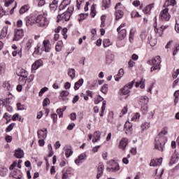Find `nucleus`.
Here are the masks:
<instances>
[{"instance_id": "680f3d73", "label": "nucleus", "mask_w": 179, "mask_h": 179, "mask_svg": "<svg viewBox=\"0 0 179 179\" xmlns=\"http://www.w3.org/2000/svg\"><path fill=\"white\" fill-rule=\"evenodd\" d=\"M131 17H139V16H141L138 12H134V11L131 13Z\"/></svg>"}, {"instance_id": "cd10ccee", "label": "nucleus", "mask_w": 179, "mask_h": 179, "mask_svg": "<svg viewBox=\"0 0 179 179\" xmlns=\"http://www.w3.org/2000/svg\"><path fill=\"white\" fill-rule=\"evenodd\" d=\"M141 128L142 131L149 129V128H150V122H145L143 123L141 126Z\"/></svg>"}, {"instance_id": "09e8293b", "label": "nucleus", "mask_w": 179, "mask_h": 179, "mask_svg": "<svg viewBox=\"0 0 179 179\" xmlns=\"http://www.w3.org/2000/svg\"><path fill=\"white\" fill-rule=\"evenodd\" d=\"M47 90H48V88L47 87L42 88L38 93V96H43V94L45 93V92H47Z\"/></svg>"}, {"instance_id": "58836bf2", "label": "nucleus", "mask_w": 179, "mask_h": 179, "mask_svg": "<svg viewBox=\"0 0 179 179\" xmlns=\"http://www.w3.org/2000/svg\"><path fill=\"white\" fill-rule=\"evenodd\" d=\"M92 17H94L96 16V5L93 4L91 7V13Z\"/></svg>"}, {"instance_id": "8fccbe9b", "label": "nucleus", "mask_w": 179, "mask_h": 179, "mask_svg": "<svg viewBox=\"0 0 179 179\" xmlns=\"http://www.w3.org/2000/svg\"><path fill=\"white\" fill-rule=\"evenodd\" d=\"M15 2V0H5V4L4 6L8 7L9 5H12Z\"/></svg>"}, {"instance_id": "c9c22d12", "label": "nucleus", "mask_w": 179, "mask_h": 179, "mask_svg": "<svg viewBox=\"0 0 179 179\" xmlns=\"http://www.w3.org/2000/svg\"><path fill=\"white\" fill-rule=\"evenodd\" d=\"M148 41L151 47H155L156 44H157V40L156 38H151L150 39H149L148 38Z\"/></svg>"}, {"instance_id": "79ce46f5", "label": "nucleus", "mask_w": 179, "mask_h": 179, "mask_svg": "<svg viewBox=\"0 0 179 179\" xmlns=\"http://www.w3.org/2000/svg\"><path fill=\"white\" fill-rule=\"evenodd\" d=\"M110 3H111V0H103V6L105 9H107L110 6Z\"/></svg>"}, {"instance_id": "a19ab883", "label": "nucleus", "mask_w": 179, "mask_h": 179, "mask_svg": "<svg viewBox=\"0 0 179 179\" xmlns=\"http://www.w3.org/2000/svg\"><path fill=\"white\" fill-rule=\"evenodd\" d=\"M103 45L105 48H106V47H110V45H111V42L110 41V39L103 40Z\"/></svg>"}, {"instance_id": "f3484780", "label": "nucleus", "mask_w": 179, "mask_h": 179, "mask_svg": "<svg viewBox=\"0 0 179 179\" xmlns=\"http://www.w3.org/2000/svg\"><path fill=\"white\" fill-rule=\"evenodd\" d=\"M149 103V97L146 96H143L139 98V104L141 106V104L144 106H148V103Z\"/></svg>"}, {"instance_id": "864d4df0", "label": "nucleus", "mask_w": 179, "mask_h": 179, "mask_svg": "<svg viewBox=\"0 0 179 179\" xmlns=\"http://www.w3.org/2000/svg\"><path fill=\"white\" fill-rule=\"evenodd\" d=\"M49 103H50V99L48 98H45L43 102V107H47Z\"/></svg>"}, {"instance_id": "e433bc0d", "label": "nucleus", "mask_w": 179, "mask_h": 179, "mask_svg": "<svg viewBox=\"0 0 179 179\" xmlns=\"http://www.w3.org/2000/svg\"><path fill=\"white\" fill-rule=\"evenodd\" d=\"M106 101H103L102 106H101V113H99V115L101 117H103L104 115V111H106Z\"/></svg>"}, {"instance_id": "423d86ee", "label": "nucleus", "mask_w": 179, "mask_h": 179, "mask_svg": "<svg viewBox=\"0 0 179 179\" xmlns=\"http://www.w3.org/2000/svg\"><path fill=\"white\" fill-rule=\"evenodd\" d=\"M23 36H24V32L23 29H18L15 30V34L13 37V41H19V40L23 38Z\"/></svg>"}, {"instance_id": "6e6552de", "label": "nucleus", "mask_w": 179, "mask_h": 179, "mask_svg": "<svg viewBox=\"0 0 179 179\" xmlns=\"http://www.w3.org/2000/svg\"><path fill=\"white\" fill-rule=\"evenodd\" d=\"M160 16L162 20H166V22H169V20H170V18L171 17V15L169 13V8H165L162 10L160 13Z\"/></svg>"}, {"instance_id": "0eeeda50", "label": "nucleus", "mask_w": 179, "mask_h": 179, "mask_svg": "<svg viewBox=\"0 0 179 179\" xmlns=\"http://www.w3.org/2000/svg\"><path fill=\"white\" fill-rule=\"evenodd\" d=\"M134 85H135V80L131 81L129 83L128 85H125L123 88L120 90V92L122 94H124V96H127L129 93V89H132L134 87Z\"/></svg>"}, {"instance_id": "4c0bfd02", "label": "nucleus", "mask_w": 179, "mask_h": 179, "mask_svg": "<svg viewBox=\"0 0 179 179\" xmlns=\"http://www.w3.org/2000/svg\"><path fill=\"white\" fill-rule=\"evenodd\" d=\"M175 30L177 33H179V16L176 17Z\"/></svg>"}, {"instance_id": "473e14b6", "label": "nucleus", "mask_w": 179, "mask_h": 179, "mask_svg": "<svg viewBox=\"0 0 179 179\" xmlns=\"http://www.w3.org/2000/svg\"><path fill=\"white\" fill-rule=\"evenodd\" d=\"M159 60L155 57V59H152V60H148V64H149V65H152L153 66H156L157 65V62Z\"/></svg>"}, {"instance_id": "a18cd8bd", "label": "nucleus", "mask_w": 179, "mask_h": 179, "mask_svg": "<svg viewBox=\"0 0 179 179\" xmlns=\"http://www.w3.org/2000/svg\"><path fill=\"white\" fill-rule=\"evenodd\" d=\"M73 153V151H72V150L71 149H67L66 150V152H65V155L66 157L68 158V157H71V156H72V154Z\"/></svg>"}, {"instance_id": "bf43d9fd", "label": "nucleus", "mask_w": 179, "mask_h": 179, "mask_svg": "<svg viewBox=\"0 0 179 179\" xmlns=\"http://www.w3.org/2000/svg\"><path fill=\"white\" fill-rule=\"evenodd\" d=\"M51 117H52V118L53 120L54 124H55V122H57V120L58 118V115H57V113H53V114H52Z\"/></svg>"}, {"instance_id": "603ef678", "label": "nucleus", "mask_w": 179, "mask_h": 179, "mask_svg": "<svg viewBox=\"0 0 179 179\" xmlns=\"http://www.w3.org/2000/svg\"><path fill=\"white\" fill-rule=\"evenodd\" d=\"M57 113L59 117H64V112L62 111V108H58L57 110Z\"/></svg>"}, {"instance_id": "5fc2aeb1", "label": "nucleus", "mask_w": 179, "mask_h": 179, "mask_svg": "<svg viewBox=\"0 0 179 179\" xmlns=\"http://www.w3.org/2000/svg\"><path fill=\"white\" fill-rule=\"evenodd\" d=\"M17 110L22 111L24 110V105H22V103H17Z\"/></svg>"}, {"instance_id": "0e129e2a", "label": "nucleus", "mask_w": 179, "mask_h": 179, "mask_svg": "<svg viewBox=\"0 0 179 179\" xmlns=\"http://www.w3.org/2000/svg\"><path fill=\"white\" fill-rule=\"evenodd\" d=\"M179 75V69H178L173 73V78L176 79V78Z\"/></svg>"}, {"instance_id": "6ab92c4d", "label": "nucleus", "mask_w": 179, "mask_h": 179, "mask_svg": "<svg viewBox=\"0 0 179 179\" xmlns=\"http://www.w3.org/2000/svg\"><path fill=\"white\" fill-rule=\"evenodd\" d=\"M20 73L17 72V76H21V78H24V79H27V71L23 69H18Z\"/></svg>"}, {"instance_id": "4be33fe9", "label": "nucleus", "mask_w": 179, "mask_h": 179, "mask_svg": "<svg viewBox=\"0 0 179 179\" xmlns=\"http://www.w3.org/2000/svg\"><path fill=\"white\" fill-rule=\"evenodd\" d=\"M117 33L120 34L119 37L120 40H124V38L127 37V29H120L119 31H117Z\"/></svg>"}, {"instance_id": "3c124183", "label": "nucleus", "mask_w": 179, "mask_h": 179, "mask_svg": "<svg viewBox=\"0 0 179 179\" xmlns=\"http://www.w3.org/2000/svg\"><path fill=\"white\" fill-rule=\"evenodd\" d=\"M15 127V124L13 123H11L6 129V132H10L12 129H13V127Z\"/></svg>"}, {"instance_id": "ddd939ff", "label": "nucleus", "mask_w": 179, "mask_h": 179, "mask_svg": "<svg viewBox=\"0 0 179 179\" xmlns=\"http://www.w3.org/2000/svg\"><path fill=\"white\" fill-rule=\"evenodd\" d=\"M14 156L17 159H22L24 156V152L22 149L17 148L15 150Z\"/></svg>"}, {"instance_id": "052dcab7", "label": "nucleus", "mask_w": 179, "mask_h": 179, "mask_svg": "<svg viewBox=\"0 0 179 179\" xmlns=\"http://www.w3.org/2000/svg\"><path fill=\"white\" fill-rule=\"evenodd\" d=\"M62 5H64V6H68V5H71V0H64L62 2Z\"/></svg>"}, {"instance_id": "13d9d810", "label": "nucleus", "mask_w": 179, "mask_h": 179, "mask_svg": "<svg viewBox=\"0 0 179 179\" xmlns=\"http://www.w3.org/2000/svg\"><path fill=\"white\" fill-rule=\"evenodd\" d=\"M85 2V0H77V9L79 10L80 9V5H82V3Z\"/></svg>"}, {"instance_id": "6e6d98bb", "label": "nucleus", "mask_w": 179, "mask_h": 179, "mask_svg": "<svg viewBox=\"0 0 179 179\" xmlns=\"http://www.w3.org/2000/svg\"><path fill=\"white\" fill-rule=\"evenodd\" d=\"M31 47V40H29L26 44L25 48L26 50H27V51H29Z\"/></svg>"}, {"instance_id": "39448f33", "label": "nucleus", "mask_w": 179, "mask_h": 179, "mask_svg": "<svg viewBox=\"0 0 179 179\" xmlns=\"http://www.w3.org/2000/svg\"><path fill=\"white\" fill-rule=\"evenodd\" d=\"M27 26H33L36 23L37 17L34 14H31L25 18Z\"/></svg>"}, {"instance_id": "72a5a7b5", "label": "nucleus", "mask_w": 179, "mask_h": 179, "mask_svg": "<svg viewBox=\"0 0 179 179\" xmlns=\"http://www.w3.org/2000/svg\"><path fill=\"white\" fill-rule=\"evenodd\" d=\"M153 6H155L154 3H152V4H150V5L147 6L144 8L145 13H149V12H150V10H152V8H153Z\"/></svg>"}, {"instance_id": "4d7b16f0", "label": "nucleus", "mask_w": 179, "mask_h": 179, "mask_svg": "<svg viewBox=\"0 0 179 179\" xmlns=\"http://www.w3.org/2000/svg\"><path fill=\"white\" fill-rule=\"evenodd\" d=\"M150 166H152V167H156V166H159L157 164V161L152 159L151 161V162L150 163Z\"/></svg>"}, {"instance_id": "4468645a", "label": "nucleus", "mask_w": 179, "mask_h": 179, "mask_svg": "<svg viewBox=\"0 0 179 179\" xmlns=\"http://www.w3.org/2000/svg\"><path fill=\"white\" fill-rule=\"evenodd\" d=\"M103 171H104V165L102 162H100L98 166V171L96 178L100 179V177L103 176Z\"/></svg>"}, {"instance_id": "aec40b11", "label": "nucleus", "mask_w": 179, "mask_h": 179, "mask_svg": "<svg viewBox=\"0 0 179 179\" xmlns=\"http://www.w3.org/2000/svg\"><path fill=\"white\" fill-rule=\"evenodd\" d=\"M176 3H177V1H176V0H166L165 3L164 4V8H167L169 6H171V7H174V5H176Z\"/></svg>"}, {"instance_id": "f704fd0d", "label": "nucleus", "mask_w": 179, "mask_h": 179, "mask_svg": "<svg viewBox=\"0 0 179 179\" xmlns=\"http://www.w3.org/2000/svg\"><path fill=\"white\" fill-rule=\"evenodd\" d=\"M101 92L103 93V94H107V92H108V85H103L101 89Z\"/></svg>"}, {"instance_id": "5701e85b", "label": "nucleus", "mask_w": 179, "mask_h": 179, "mask_svg": "<svg viewBox=\"0 0 179 179\" xmlns=\"http://www.w3.org/2000/svg\"><path fill=\"white\" fill-rule=\"evenodd\" d=\"M72 176V172L71 171V169H67L65 172L63 173L62 179H68L69 177Z\"/></svg>"}, {"instance_id": "de8ad7c7", "label": "nucleus", "mask_w": 179, "mask_h": 179, "mask_svg": "<svg viewBox=\"0 0 179 179\" xmlns=\"http://www.w3.org/2000/svg\"><path fill=\"white\" fill-rule=\"evenodd\" d=\"M103 100H104V98L99 95L98 97L96 99H94V103L99 104V103H100L101 101H103Z\"/></svg>"}, {"instance_id": "c85d7f7f", "label": "nucleus", "mask_w": 179, "mask_h": 179, "mask_svg": "<svg viewBox=\"0 0 179 179\" xmlns=\"http://www.w3.org/2000/svg\"><path fill=\"white\" fill-rule=\"evenodd\" d=\"M27 10H29V6L27 5L22 6L20 9V14L23 15V13H26Z\"/></svg>"}, {"instance_id": "c756f323", "label": "nucleus", "mask_w": 179, "mask_h": 179, "mask_svg": "<svg viewBox=\"0 0 179 179\" xmlns=\"http://www.w3.org/2000/svg\"><path fill=\"white\" fill-rule=\"evenodd\" d=\"M6 174H8V169L5 167L0 168V176H1V177H5Z\"/></svg>"}, {"instance_id": "dca6fc26", "label": "nucleus", "mask_w": 179, "mask_h": 179, "mask_svg": "<svg viewBox=\"0 0 179 179\" xmlns=\"http://www.w3.org/2000/svg\"><path fill=\"white\" fill-rule=\"evenodd\" d=\"M156 59H158L157 65L153 66L150 69V72H153L154 71H157V69H159L160 71V64H162V59L160 58V56H157Z\"/></svg>"}, {"instance_id": "393cba45", "label": "nucleus", "mask_w": 179, "mask_h": 179, "mask_svg": "<svg viewBox=\"0 0 179 179\" xmlns=\"http://www.w3.org/2000/svg\"><path fill=\"white\" fill-rule=\"evenodd\" d=\"M8 34V27H5L1 31L0 39L5 38Z\"/></svg>"}, {"instance_id": "ea45409f", "label": "nucleus", "mask_w": 179, "mask_h": 179, "mask_svg": "<svg viewBox=\"0 0 179 179\" xmlns=\"http://www.w3.org/2000/svg\"><path fill=\"white\" fill-rule=\"evenodd\" d=\"M178 162V157L177 155H173L170 162L171 164H176Z\"/></svg>"}, {"instance_id": "49530a36", "label": "nucleus", "mask_w": 179, "mask_h": 179, "mask_svg": "<svg viewBox=\"0 0 179 179\" xmlns=\"http://www.w3.org/2000/svg\"><path fill=\"white\" fill-rule=\"evenodd\" d=\"M3 87H4V89H6V90H10V83H9V82H5L3 84Z\"/></svg>"}, {"instance_id": "20e7f679", "label": "nucleus", "mask_w": 179, "mask_h": 179, "mask_svg": "<svg viewBox=\"0 0 179 179\" xmlns=\"http://www.w3.org/2000/svg\"><path fill=\"white\" fill-rule=\"evenodd\" d=\"M108 164L111 166L110 168H106L107 171H109L110 173H116V171H118L120 170V165L118 163L115 162L114 161H110L108 162Z\"/></svg>"}, {"instance_id": "a211bd4d", "label": "nucleus", "mask_w": 179, "mask_h": 179, "mask_svg": "<svg viewBox=\"0 0 179 179\" xmlns=\"http://www.w3.org/2000/svg\"><path fill=\"white\" fill-rule=\"evenodd\" d=\"M124 131H125L126 134H128V132H132V124L129 122H126L124 124Z\"/></svg>"}, {"instance_id": "b1692460", "label": "nucleus", "mask_w": 179, "mask_h": 179, "mask_svg": "<svg viewBox=\"0 0 179 179\" xmlns=\"http://www.w3.org/2000/svg\"><path fill=\"white\" fill-rule=\"evenodd\" d=\"M83 78H80L78 82L75 83L74 90H79V88L83 85Z\"/></svg>"}, {"instance_id": "9d476101", "label": "nucleus", "mask_w": 179, "mask_h": 179, "mask_svg": "<svg viewBox=\"0 0 179 179\" xmlns=\"http://www.w3.org/2000/svg\"><path fill=\"white\" fill-rule=\"evenodd\" d=\"M113 61H114V55L110 52H108L106 55V65H110Z\"/></svg>"}, {"instance_id": "f8f14e48", "label": "nucleus", "mask_w": 179, "mask_h": 179, "mask_svg": "<svg viewBox=\"0 0 179 179\" xmlns=\"http://www.w3.org/2000/svg\"><path fill=\"white\" fill-rule=\"evenodd\" d=\"M40 66H43V60L38 59L36 60L31 66L32 71H37L40 68Z\"/></svg>"}, {"instance_id": "a878e982", "label": "nucleus", "mask_w": 179, "mask_h": 179, "mask_svg": "<svg viewBox=\"0 0 179 179\" xmlns=\"http://www.w3.org/2000/svg\"><path fill=\"white\" fill-rule=\"evenodd\" d=\"M115 15L116 20H120V19L124 16V12H122L121 10H116Z\"/></svg>"}, {"instance_id": "7ed1b4c3", "label": "nucleus", "mask_w": 179, "mask_h": 179, "mask_svg": "<svg viewBox=\"0 0 179 179\" xmlns=\"http://www.w3.org/2000/svg\"><path fill=\"white\" fill-rule=\"evenodd\" d=\"M36 23L39 27H47L50 22L47 17H43V15H39L36 17Z\"/></svg>"}, {"instance_id": "bb28decb", "label": "nucleus", "mask_w": 179, "mask_h": 179, "mask_svg": "<svg viewBox=\"0 0 179 179\" xmlns=\"http://www.w3.org/2000/svg\"><path fill=\"white\" fill-rule=\"evenodd\" d=\"M62 41H59L55 46V50L57 52H59V51H62Z\"/></svg>"}, {"instance_id": "69168bd1", "label": "nucleus", "mask_w": 179, "mask_h": 179, "mask_svg": "<svg viewBox=\"0 0 179 179\" xmlns=\"http://www.w3.org/2000/svg\"><path fill=\"white\" fill-rule=\"evenodd\" d=\"M142 83H145V80L143 78H142L140 82L136 83V85H135L136 87H139V85H142Z\"/></svg>"}, {"instance_id": "2eb2a0df", "label": "nucleus", "mask_w": 179, "mask_h": 179, "mask_svg": "<svg viewBox=\"0 0 179 179\" xmlns=\"http://www.w3.org/2000/svg\"><path fill=\"white\" fill-rule=\"evenodd\" d=\"M127 145H128V138H123L120 142L119 148L122 149V150H125V148H127Z\"/></svg>"}, {"instance_id": "f03ea898", "label": "nucleus", "mask_w": 179, "mask_h": 179, "mask_svg": "<svg viewBox=\"0 0 179 179\" xmlns=\"http://www.w3.org/2000/svg\"><path fill=\"white\" fill-rule=\"evenodd\" d=\"M72 13H73V6L69 7L66 12L57 15V23H59L61 20L64 22L69 21Z\"/></svg>"}, {"instance_id": "774afa93", "label": "nucleus", "mask_w": 179, "mask_h": 179, "mask_svg": "<svg viewBox=\"0 0 179 179\" xmlns=\"http://www.w3.org/2000/svg\"><path fill=\"white\" fill-rule=\"evenodd\" d=\"M147 36H148V34H146V32L141 33V40H146Z\"/></svg>"}, {"instance_id": "338daca9", "label": "nucleus", "mask_w": 179, "mask_h": 179, "mask_svg": "<svg viewBox=\"0 0 179 179\" xmlns=\"http://www.w3.org/2000/svg\"><path fill=\"white\" fill-rule=\"evenodd\" d=\"M5 139L8 143H10V142H12V136H6Z\"/></svg>"}, {"instance_id": "2f4dec72", "label": "nucleus", "mask_w": 179, "mask_h": 179, "mask_svg": "<svg viewBox=\"0 0 179 179\" xmlns=\"http://www.w3.org/2000/svg\"><path fill=\"white\" fill-rule=\"evenodd\" d=\"M169 134V128L167 127H164L163 130L158 134L159 136H164Z\"/></svg>"}, {"instance_id": "c03bdc74", "label": "nucleus", "mask_w": 179, "mask_h": 179, "mask_svg": "<svg viewBox=\"0 0 179 179\" xmlns=\"http://www.w3.org/2000/svg\"><path fill=\"white\" fill-rule=\"evenodd\" d=\"M68 75L71 79H75V70L73 69H70L68 72Z\"/></svg>"}, {"instance_id": "37998d69", "label": "nucleus", "mask_w": 179, "mask_h": 179, "mask_svg": "<svg viewBox=\"0 0 179 179\" xmlns=\"http://www.w3.org/2000/svg\"><path fill=\"white\" fill-rule=\"evenodd\" d=\"M100 136H101V134L100 133V131H96L94 133V136L93 138L94 139H96L98 141H100Z\"/></svg>"}, {"instance_id": "412c9836", "label": "nucleus", "mask_w": 179, "mask_h": 179, "mask_svg": "<svg viewBox=\"0 0 179 179\" xmlns=\"http://www.w3.org/2000/svg\"><path fill=\"white\" fill-rule=\"evenodd\" d=\"M86 154H81L79 157L78 159L75 160V163L76 164L79 165L80 163H82V160H86Z\"/></svg>"}, {"instance_id": "f257e3e1", "label": "nucleus", "mask_w": 179, "mask_h": 179, "mask_svg": "<svg viewBox=\"0 0 179 179\" xmlns=\"http://www.w3.org/2000/svg\"><path fill=\"white\" fill-rule=\"evenodd\" d=\"M166 142H167V138L164 136H159L158 134L155 139V148L163 152Z\"/></svg>"}, {"instance_id": "7c9ffc66", "label": "nucleus", "mask_w": 179, "mask_h": 179, "mask_svg": "<svg viewBox=\"0 0 179 179\" xmlns=\"http://www.w3.org/2000/svg\"><path fill=\"white\" fill-rule=\"evenodd\" d=\"M141 111L143 113V114L144 115L148 114V110L149 108V107H148V105L141 104Z\"/></svg>"}, {"instance_id": "9b49d317", "label": "nucleus", "mask_w": 179, "mask_h": 179, "mask_svg": "<svg viewBox=\"0 0 179 179\" xmlns=\"http://www.w3.org/2000/svg\"><path fill=\"white\" fill-rule=\"evenodd\" d=\"M43 51H45V52H50V51H51V44H50V41H43Z\"/></svg>"}, {"instance_id": "e2e57ef3", "label": "nucleus", "mask_w": 179, "mask_h": 179, "mask_svg": "<svg viewBox=\"0 0 179 179\" xmlns=\"http://www.w3.org/2000/svg\"><path fill=\"white\" fill-rule=\"evenodd\" d=\"M124 69H120L119 70V72L117 73V76H120V78H122V76H124Z\"/></svg>"}, {"instance_id": "1a4fd4ad", "label": "nucleus", "mask_w": 179, "mask_h": 179, "mask_svg": "<svg viewBox=\"0 0 179 179\" xmlns=\"http://www.w3.org/2000/svg\"><path fill=\"white\" fill-rule=\"evenodd\" d=\"M69 95V92H68L67 90H64L60 93L59 100H60V101H68L69 99L67 97Z\"/></svg>"}]
</instances>
